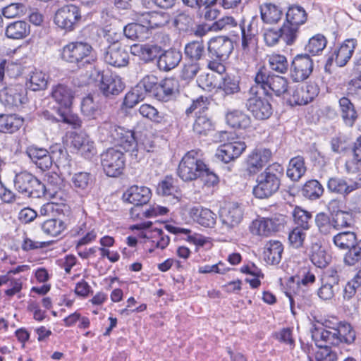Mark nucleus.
Returning a JSON list of instances; mask_svg holds the SVG:
<instances>
[{"mask_svg": "<svg viewBox=\"0 0 361 361\" xmlns=\"http://www.w3.org/2000/svg\"><path fill=\"white\" fill-rule=\"evenodd\" d=\"M199 150H191L182 158L178 168V175L183 181L200 179L204 185L214 186L219 177L200 159Z\"/></svg>", "mask_w": 361, "mask_h": 361, "instance_id": "obj_1", "label": "nucleus"}, {"mask_svg": "<svg viewBox=\"0 0 361 361\" xmlns=\"http://www.w3.org/2000/svg\"><path fill=\"white\" fill-rule=\"evenodd\" d=\"M283 167L278 163L269 165L257 178V185L253 188L254 195L259 199L267 198L279 188Z\"/></svg>", "mask_w": 361, "mask_h": 361, "instance_id": "obj_2", "label": "nucleus"}, {"mask_svg": "<svg viewBox=\"0 0 361 361\" xmlns=\"http://www.w3.org/2000/svg\"><path fill=\"white\" fill-rule=\"evenodd\" d=\"M99 133L102 141L120 146L126 152H134L136 149L137 142L132 130L110 122H104L99 126Z\"/></svg>", "mask_w": 361, "mask_h": 361, "instance_id": "obj_3", "label": "nucleus"}, {"mask_svg": "<svg viewBox=\"0 0 361 361\" xmlns=\"http://www.w3.org/2000/svg\"><path fill=\"white\" fill-rule=\"evenodd\" d=\"M61 58L66 62L78 66L92 63L97 56L92 47L84 42H72L65 45L61 51Z\"/></svg>", "mask_w": 361, "mask_h": 361, "instance_id": "obj_4", "label": "nucleus"}, {"mask_svg": "<svg viewBox=\"0 0 361 361\" xmlns=\"http://www.w3.org/2000/svg\"><path fill=\"white\" fill-rule=\"evenodd\" d=\"M255 87H260L267 95L274 94L277 97L288 94L287 78L274 74H269L264 69H259L255 77Z\"/></svg>", "mask_w": 361, "mask_h": 361, "instance_id": "obj_5", "label": "nucleus"}, {"mask_svg": "<svg viewBox=\"0 0 361 361\" xmlns=\"http://www.w3.org/2000/svg\"><path fill=\"white\" fill-rule=\"evenodd\" d=\"M13 183L16 190L27 197L39 198L45 195L47 192L45 185L27 171L17 173Z\"/></svg>", "mask_w": 361, "mask_h": 361, "instance_id": "obj_6", "label": "nucleus"}, {"mask_svg": "<svg viewBox=\"0 0 361 361\" xmlns=\"http://www.w3.org/2000/svg\"><path fill=\"white\" fill-rule=\"evenodd\" d=\"M151 197V190L145 186L133 185L123 195L125 201L134 204L130 209V216L133 219H141L143 204H147Z\"/></svg>", "mask_w": 361, "mask_h": 361, "instance_id": "obj_7", "label": "nucleus"}, {"mask_svg": "<svg viewBox=\"0 0 361 361\" xmlns=\"http://www.w3.org/2000/svg\"><path fill=\"white\" fill-rule=\"evenodd\" d=\"M100 157L102 169L108 176L116 177L122 173L126 158L121 151L111 147L104 151Z\"/></svg>", "mask_w": 361, "mask_h": 361, "instance_id": "obj_8", "label": "nucleus"}, {"mask_svg": "<svg viewBox=\"0 0 361 361\" xmlns=\"http://www.w3.org/2000/svg\"><path fill=\"white\" fill-rule=\"evenodd\" d=\"M250 97L246 102L247 110L256 119L265 120L269 118L273 113V109L268 99L259 95L257 88L255 86L250 88Z\"/></svg>", "mask_w": 361, "mask_h": 361, "instance_id": "obj_9", "label": "nucleus"}, {"mask_svg": "<svg viewBox=\"0 0 361 361\" xmlns=\"http://www.w3.org/2000/svg\"><path fill=\"white\" fill-rule=\"evenodd\" d=\"M81 19L80 8L69 4L59 8L54 16V23L61 29L67 32L73 31Z\"/></svg>", "mask_w": 361, "mask_h": 361, "instance_id": "obj_10", "label": "nucleus"}, {"mask_svg": "<svg viewBox=\"0 0 361 361\" xmlns=\"http://www.w3.org/2000/svg\"><path fill=\"white\" fill-rule=\"evenodd\" d=\"M27 100L26 90L22 85H14L0 90V101L8 108L19 107Z\"/></svg>", "mask_w": 361, "mask_h": 361, "instance_id": "obj_11", "label": "nucleus"}, {"mask_svg": "<svg viewBox=\"0 0 361 361\" xmlns=\"http://www.w3.org/2000/svg\"><path fill=\"white\" fill-rule=\"evenodd\" d=\"M313 61L307 54L297 55L291 64L290 77L295 82L303 81L313 71Z\"/></svg>", "mask_w": 361, "mask_h": 361, "instance_id": "obj_12", "label": "nucleus"}, {"mask_svg": "<svg viewBox=\"0 0 361 361\" xmlns=\"http://www.w3.org/2000/svg\"><path fill=\"white\" fill-rule=\"evenodd\" d=\"M95 80H101L99 90L105 97L118 95L123 90L124 84L119 76L110 73L101 74L97 70H95Z\"/></svg>", "mask_w": 361, "mask_h": 361, "instance_id": "obj_13", "label": "nucleus"}, {"mask_svg": "<svg viewBox=\"0 0 361 361\" xmlns=\"http://www.w3.org/2000/svg\"><path fill=\"white\" fill-rule=\"evenodd\" d=\"M208 51L219 61L227 59L233 49V42L226 37L212 38L208 42Z\"/></svg>", "mask_w": 361, "mask_h": 361, "instance_id": "obj_14", "label": "nucleus"}, {"mask_svg": "<svg viewBox=\"0 0 361 361\" xmlns=\"http://www.w3.org/2000/svg\"><path fill=\"white\" fill-rule=\"evenodd\" d=\"M243 216V208L236 202L229 203L221 210V221L223 226L227 230L237 226L242 221Z\"/></svg>", "mask_w": 361, "mask_h": 361, "instance_id": "obj_15", "label": "nucleus"}, {"mask_svg": "<svg viewBox=\"0 0 361 361\" xmlns=\"http://www.w3.org/2000/svg\"><path fill=\"white\" fill-rule=\"evenodd\" d=\"M272 153L267 148L255 149L248 156L246 161L247 171L250 174H255L270 161Z\"/></svg>", "mask_w": 361, "mask_h": 361, "instance_id": "obj_16", "label": "nucleus"}, {"mask_svg": "<svg viewBox=\"0 0 361 361\" xmlns=\"http://www.w3.org/2000/svg\"><path fill=\"white\" fill-rule=\"evenodd\" d=\"M319 94V88L316 84L310 83L297 85L293 90L289 98L290 103L297 105H305L311 102Z\"/></svg>", "mask_w": 361, "mask_h": 361, "instance_id": "obj_17", "label": "nucleus"}, {"mask_svg": "<svg viewBox=\"0 0 361 361\" xmlns=\"http://www.w3.org/2000/svg\"><path fill=\"white\" fill-rule=\"evenodd\" d=\"M357 40L353 38L345 39L341 46L335 49L329 61H334L338 66L343 67L351 59L357 47Z\"/></svg>", "mask_w": 361, "mask_h": 361, "instance_id": "obj_18", "label": "nucleus"}, {"mask_svg": "<svg viewBox=\"0 0 361 361\" xmlns=\"http://www.w3.org/2000/svg\"><path fill=\"white\" fill-rule=\"evenodd\" d=\"M312 338L318 347L327 346V345H338L341 343L336 329L329 330L315 326L312 330Z\"/></svg>", "mask_w": 361, "mask_h": 361, "instance_id": "obj_19", "label": "nucleus"}, {"mask_svg": "<svg viewBox=\"0 0 361 361\" xmlns=\"http://www.w3.org/2000/svg\"><path fill=\"white\" fill-rule=\"evenodd\" d=\"M108 64L114 67H124L128 64V53L119 44H111L108 47L104 56Z\"/></svg>", "mask_w": 361, "mask_h": 361, "instance_id": "obj_20", "label": "nucleus"}, {"mask_svg": "<svg viewBox=\"0 0 361 361\" xmlns=\"http://www.w3.org/2000/svg\"><path fill=\"white\" fill-rule=\"evenodd\" d=\"M188 214L195 222L205 228H213L216 222V214L200 206L190 208Z\"/></svg>", "mask_w": 361, "mask_h": 361, "instance_id": "obj_21", "label": "nucleus"}, {"mask_svg": "<svg viewBox=\"0 0 361 361\" xmlns=\"http://www.w3.org/2000/svg\"><path fill=\"white\" fill-rule=\"evenodd\" d=\"M51 97L60 106L68 109L72 105L75 92L71 87L59 83L52 86Z\"/></svg>", "mask_w": 361, "mask_h": 361, "instance_id": "obj_22", "label": "nucleus"}, {"mask_svg": "<svg viewBox=\"0 0 361 361\" xmlns=\"http://www.w3.org/2000/svg\"><path fill=\"white\" fill-rule=\"evenodd\" d=\"M245 148L246 145L243 142H228L219 147L216 155L222 161L228 163L240 157Z\"/></svg>", "mask_w": 361, "mask_h": 361, "instance_id": "obj_23", "label": "nucleus"}, {"mask_svg": "<svg viewBox=\"0 0 361 361\" xmlns=\"http://www.w3.org/2000/svg\"><path fill=\"white\" fill-rule=\"evenodd\" d=\"M26 154L32 162L43 171L49 169L52 165V157L44 148L31 145L26 149Z\"/></svg>", "mask_w": 361, "mask_h": 361, "instance_id": "obj_24", "label": "nucleus"}, {"mask_svg": "<svg viewBox=\"0 0 361 361\" xmlns=\"http://www.w3.org/2000/svg\"><path fill=\"white\" fill-rule=\"evenodd\" d=\"M260 17L266 24H276L283 16V9L279 5L265 2L259 6Z\"/></svg>", "mask_w": 361, "mask_h": 361, "instance_id": "obj_25", "label": "nucleus"}, {"mask_svg": "<svg viewBox=\"0 0 361 361\" xmlns=\"http://www.w3.org/2000/svg\"><path fill=\"white\" fill-rule=\"evenodd\" d=\"M360 186L361 183L347 182L338 177L330 178L327 182V188L330 192L342 195H347Z\"/></svg>", "mask_w": 361, "mask_h": 361, "instance_id": "obj_26", "label": "nucleus"}, {"mask_svg": "<svg viewBox=\"0 0 361 361\" xmlns=\"http://www.w3.org/2000/svg\"><path fill=\"white\" fill-rule=\"evenodd\" d=\"M283 246L279 240H269L264 247L263 259L267 264L276 265L280 263Z\"/></svg>", "mask_w": 361, "mask_h": 361, "instance_id": "obj_27", "label": "nucleus"}, {"mask_svg": "<svg viewBox=\"0 0 361 361\" xmlns=\"http://www.w3.org/2000/svg\"><path fill=\"white\" fill-rule=\"evenodd\" d=\"M49 75L42 70H32L27 78L26 85L32 91H40L47 89Z\"/></svg>", "mask_w": 361, "mask_h": 361, "instance_id": "obj_28", "label": "nucleus"}, {"mask_svg": "<svg viewBox=\"0 0 361 361\" xmlns=\"http://www.w3.org/2000/svg\"><path fill=\"white\" fill-rule=\"evenodd\" d=\"M226 123L231 128L246 129L251 126V118L244 111L238 109L229 110L225 115Z\"/></svg>", "mask_w": 361, "mask_h": 361, "instance_id": "obj_29", "label": "nucleus"}, {"mask_svg": "<svg viewBox=\"0 0 361 361\" xmlns=\"http://www.w3.org/2000/svg\"><path fill=\"white\" fill-rule=\"evenodd\" d=\"M339 112L345 126L352 127L357 119L358 115L351 101L345 97H341L339 101Z\"/></svg>", "mask_w": 361, "mask_h": 361, "instance_id": "obj_30", "label": "nucleus"}, {"mask_svg": "<svg viewBox=\"0 0 361 361\" xmlns=\"http://www.w3.org/2000/svg\"><path fill=\"white\" fill-rule=\"evenodd\" d=\"M178 82L173 78H166L158 84L156 97L158 99L166 102L178 91Z\"/></svg>", "mask_w": 361, "mask_h": 361, "instance_id": "obj_31", "label": "nucleus"}, {"mask_svg": "<svg viewBox=\"0 0 361 361\" xmlns=\"http://www.w3.org/2000/svg\"><path fill=\"white\" fill-rule=\"evenodd\" d=\"M23 118L17 114H0V132L14 133L23 125Z\"/></svg>", "mask_w": 361, "mask_h": 361, "instance_id": "obj_32", "label": "nucleus"}, {"mask_svg": "<svg viewBox=\"0 0 361 361\" xmlns=\"http://www.w3.org/2000/svg\"><path fill=\"white\" fill-rule=\"evenodd\" d=\"M182 59L181 53L175 49L166 51L159 56L157 64L160 70L169 71L176 68Z\"/></svg>", "mask_w": 361, "mask_h": 361, "instance_id": "obj_33", "label": "nucleus"}, {"mask_svg": "<svg viewBox=\"0 0 361 361\" xmlns=\"http://www.w3.org/2000/svg\"><path fill=\"white\" fill-rule=\"evenodd\" d=\"M125 36L130 39L144 41L150 37L151 32L146 25L140 23H129L123 27Z\"/></svg>", "mask_w": 361, "mask_h": 361, "instance_id": "obj_34", "label": "nucleus"}, {"mask_svg": "<svg viewBox=\"0 0 361 361\" xmlns=\"http://www.w3.org/2000/svg\"><path fill=\"white\" fill-rule=\"evenodd\" d=\"M30 25L24 20H17L9 23L5 30L6 36L13 39H20L30 34Z\"/></svg>", "mask_w": 361, "mask_h": 361, "instance_id": "obj_35", "label": "nucleus"}, {"mask_svg": "<svg viewBox=\"0 0 361 361\" xmlns=\"http://www.w3.org/2000/svg\"><path fill=\"white\" fill-rule=\"evenodd\" d=\"M159 47L151 44H135L130 47V52L133 55L138 56L145 62H149L155 59L159 52Z\"/></svg>", "mask_w": 361, "mask_h": 361, "instance_id": "obj_36", "label": "nucleus"}, {"mask_svg": "<svg viewBox=\"0 0 361 361\" xmlns=\"http://www.w3.org/2000/svg\"><path fill=\"white\" fill-rule=\"evenodd\" d=\"M243 25V21L238 23L233 16H224L214 22L212 29L214 31H228L234 36L238 35V30Z\"/></svg>", "mask_w": 361, "mask_h": 361, "instance_id": "obj_37", "label": "nucleus"}, {"mask_svg": "<svg viewBox=\"0 0 361 361\" xmlns=\"http://www.w3.org/2000/svg\"><path fill=\"white\" fill-rule=\"evenodd\" d=\"M306 172L304 158L297 156L292 158L288 164L286 175L293 181L299 180Z\"/></svg>", "mask_w": 361, "mask_h": 361, "instance_id": "obj_38", "label": "nucleus"}, {"mask_svg": "<svg viewBox=\"0 0 361 361\" xmlns=\"http://www.w3.org/2000/svg\"><path fill=\"white\" fill-rule=\"evenodd\" d=\"M187 60L200 61L205 55V49L202 40H194L187 43L184 48Z\"/></svg>", "mask_w": 361, "mask_h": 361, "instance_id": "obj_39", "label": "nucleus"}, {"mask_svg": "<svg viewBox=\"0 0 361 361\" xmlns=\"http://www.w3.org/2000/svg\"><path fill=\"white\" fill-rule=\"evenodd\" d=\"M41 228L45 234L51 237H57L66 229L67 225L60 219L51 218L44 221Z\"/></svg>", "mask_w": 361, "mask_h": 361, "instance_id": "obj_40", "label": "nucleus"}, {"mask_svg": "<svg viewBox=\"0 0 361 361\" xmlns=\"http://www.w3.org/2000/svg\"><path fill=\"white\" fill-rule=\"evenodd\" d=\"M142 236L150 240L157 248L161 250L165 249L170 243L169 236L164 234V231L159 228L148 231L142 234Z\"/></svg>", "mask_w": 361, "mask_h": 361, "instance_id": "obj_41", "label": "nucleus"}, {"mask_svg": "<svg viewBox=\"0 0 361 361\" xmlns=\"http://www.w3.org/2000/svg\"><path fill=\"white\" fill-rule=\"evenodd\" d=\"M307 20V13L304 8L299 6H290L286 13V21L288 23L300 27Z\"/></svg>", "mask_w": 361, "mask_h": 361, "instance_id": "obj_42", "label": "nucleus"}, {"mask_svg": "<svg viewBox=\"0 0 361 361\" xmlns=\"http://www.w3.org/2000/svg\"><path fill=\"white\" fill-rule=\"evenodd\" d=\"M80 109L82 114L88 118H95L100 111L98 102L91 94L82 99Z\"/></svg>", "mask_w": 361, "mask_h": 361, "instance_id": "obj_43", "label": "nucleus"}, {"mask_svg": "<svg viewBox=\"0 0 361 361\" xmlns=\"http://www.w3.org/2000/svg\"><path fill=\"white\" fill-rule=\"evenodd\" d=\"M339 287L336 284L335 279H322V285L317 290V295L323 300H329L334 297Z\"/></svg>", "mask_w": 361, "mask_h": 361, "instance_id": "obj_44", "label": "nucleus"}, {"mask_svg": "<svg viewBox=\"0 0 361 361\" xmlns=\"http://www.w3.org/2000/svg\"><path fill=\"white\" fill-rule=\"evenodd\" d=\"M85 228L86 225L83 224L82 226L75 228L71 231L73 235H84L76 243L77 250L82 245L92 243L97 238V231L94 228L87 231Z\"/></svg>", "mask_w": 361, "mask_h": 361, "instance_id": "obj_45", "label": "nucleus"}, {"mask_svg": "<svg viewBox=\"0 0 361 361\" xmlns=\"http://www.w3.org/2000/svg\"><path fill=\"white\" fill-rule=\"evenodd\" d=\"M310 259L317 267L324 268L329 264V257L320 245L315 243L311 247Z\"/></svg>", "mask_w": 361, "mask_h": 361, "instance_id": "obj_46", "label": "nucleus"}, {"mask_svg": "<svg viewBox=\"0 0 361 361\" xmlns=\"http://www.w3.org/2000/svg\"><path fill=\"white\" fill-rule=\"evenodd\" d=\"M357 241L356 234L350 231L338 233L333 238L334 245L342 250L348 249Z\"/></svg>", "mask_w": 361, "mask_h": 361, "instance_id": "obj_47", "label": "nucleus"}, {"mask_svg": "<svg viewBox=\"0 0 361 361\" xmlns=\"http://www.w3.org/2000/svg\"><path fill=\"white\" fill-rule=\"evenodd\" d=\"M324 188L317 180L307 181L302 188V194L310 200H317L323 194Z\"/></svg>", "mask_w": 361, "mask_h": 361, "instance_id": "obj_48", "label": "nucleus"}, {"mask_svg": "<svg viewBox=\"0 0 361 361\" xmlns=\"http://www.w3.org/2000/svg\"><path fill=\"white\" fill-rule=\"evenodd\" d=\"M315 223L323 235H329L336 231L332 218L324 213H319L315 217Z\"/></svg>", "mask_w": 361, "mask_h": 361, "instance_id": "obj_49", "label": "nucleus"}, {"mask_svg": "<svg viewBox=\"0 0 361 361\" xmlns=\"http://www.w3.org/2000/svg\"><path fill=\"white\" fill-rule=\"evenodd\" d=\"M336 231L350 227L353 224V219L350 212L338 210L331 216Z\"/></svg>", "mask_w": 361, "mask_h": 361, "instance_id": "obj_50", "label": "nucleus"}, {"mask_svg": "<svg viewBox=\"0 0 361 361\" xmlns=\"http://www.w3.org/2000/svg\"><path fill=\"white\" fill-rule=\"evenodd\" d=\"M213 125L207 114L196 115L193 131L198 135H207L212 130Z\"/></svg>", "mask_w": 361, "mask_h": 361, "instance_id": "obj_51", "label": "nucleus"}, {"mask_svg": "<svg viewBox=\"0 0 361 361\" xmlns=\"http://www.w3.org/2000/svg\"><path fill=\"white\" fill-rule=\"evenodd\" d=\"M326 39L322 35H316L309 39L305 46L307 52L312 55H319L326 46Z\"/></svg>", "mask_w": 361, "mask_h": 361, "instance_id": "obj_52", "label": "nucleus"}, {"mask_svg": "<svg viewBox=\"0 0 361 361\" xmlns=\"http://www.w3.org/2000/svg\"><path fill=\"white\" fill-rule=\"evenodd\" d=\"M279 30L281 35V39L287 45H292L295 42L298 35V27L284 22Z\"/></svg>", "mask_w": 361, "mask_h": 361, "instance_id": "obj_53", "label": "nucleus"}, {"mask_svg": "<svg viewBox=\"0 0 361 361\" xmlns=\"http://www.w3.org/2000/svg\"><path fill=\"white\" fill-rule=\"evenodd\" d=\"M268 62L269 68L279 73H285L288 70V61L283 55L271 54L268 56Z\"/></svg>", "mask_w": 361, "mask_h": 361, "instance_id": "obj_54", "label": "nucleus"}, {"mask_svg": "<svg viewBox=\"0 0 361 361\" xmlns=\"http://www.w3.org/2000/svg\"><path fill=\"white\" fill-rule=\"evenodd\" d=\"M158 79L154 75H147L135 85L146 96L147 93H153L156 95Z\"/></svg>", "mask_w": 361, "mask_h": 361, "instance_id": "obj_55", "label": "nucleus"}, {"mask_svg": "<svg viewBox=\"0 0 361 361\" xmlns=\"http://www.w3.org/2000/svg\"><path fill=\"white\" fill-rule=\"evenodd\" d=\"M249 229L251 233L255 235L267 237L271 235L265 218H258L252 221Z\"/></svg>", "mask_w": 361, "mask_h": 361, "instance_id": "obj_56", "label": "nucleus"}, {"mask_svg": "<svg viewBox=\"0 0 361 361\" xmlns=\"http://www.w3.org/2000/svg\"><path fill=\"white\" fill-rule=\"evenodd\" d=\"M72 185L77 191L85 190L92 182L90 173L87 172H78L73 175Z\"/></svg>", "mask_w": 361, "mask_h": 361, "instance_id": "obj_57", "label": "nucleus"}, {"mask_svg": "<svg viewBox=\"0 0 361 361\" xmlns=\"http://www.w3.org/2000/svg\"><path fill=\"white\" fill-rule=\"evenodd\" d=\"M201 69L200 61L188 60L183 65L180 76L183 80L193 79Z\"/></svg>", "mask_w": 361, "mask_h": 361, "instance_id": "obj_58", "label": "nucleus"}, {"mask_svg": "<svg viewBox=\"0 0 361 361\" xmlns=\"http://www.w3.org/2000/svg\"><path fill=\"white\" fill-rule=\"evenodd\" d=\"M348 250L344 256V262L346 265L353 266L361 260V239Z\"/></svg>", "mask_w": 361, "mask_h": 361, "instance_id": "obj_59", "label": "nucleus"}, {"mask_svg": "<svg viewBox=\"0 0 361 361\" xmlns=\"http://www.w3.org/2000/svg\"><path fill=\"white\" fill-rule=\"evenodd\" d=\"M145 98L144 93L135 86L126 94L123 105L126 108L131 109Z\"/></svg>", "mask_w": 361, "mask_h": 361, "instance_id": "obj_60", "label": "nucleus"}, {"mask_svg": "<svg viewBox=\"0 0 361 361\" xmlns=\"http://www.w3.org/2000/svg\"><path fill=\"white\" fill-rule=\"evenodd\" d=\"M295 223L302 229L308 230L310 228V221L312 215L308 212L301 209L300 207H295L293 213Z\"/></svg>", "mask_w": 361, "mask_h": 361, "instance_id": "obj_61", "label": "nucleus"}, {"mask_svg": "<svg viewBox=\"0 0 361 361\" xmlns=\"http://www.w3.org/2000/svg\"><path fill=\"white\" fill-rule=\"evenodd\" d=\"M341 343H352L355 339V332L348 323L341 322L336 329Z\"/></svg>", "mask_w": 361, "mask_h": 361, "instance_id": "obj_62", "label": "nucleus"}, {"mask_svg": "<svg viewBox=\"0 0 361 361\" xmlns=\"http://www.w3.org/2000/svg\"><path fill=\"white\" fill-rule=\"evenodd\" d=\"M219 88L222 90L225 94H233L240 91L239 82L233 78L226 76L219 84Z\"/></svg>", "mask_w": 361, "mask_h": 361, "instance_id": "obj_63", "label": "nucleus"}, {"mask_svg": "<svg viewBox=\"0 0 361 361\" xmlns=\"http://www.w3.org/2000/svg\"><path fill=\"white\" fill-rule=\"evenodd\" d=\"M305 231L300 227H295L290 232L288 240L293 247L299 248L302 246L306 238Z\"/></svg>", "mask_w": 361, "mask_h": 361, "instance_id": "obj_64", "label": "nucleus"}]
</instances>
